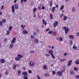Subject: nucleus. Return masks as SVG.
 <instances>
[{
	"label": "nucleus",
	"instance_id": "a19ab883",
	"mask_svg": "<svg viewBox=\"0 0 79 79\" xmlns=\"http://www.w3.org/2000/svg\"><path fill=\"white\" fill-rule=\"evenodd\" d=\"M45 76H49V74L48 73H45Z\"/></svg>",
	"mask_w": 79,
	"mask_h": 79
},
{
	"label": "nucleus",
	"instance_id": "1a4fd4ad",
	"mask_svg": "<svg viewBox=\"0 0 79 79\" xmlns=\"http://www.w3.org/2000/svg\"><path fill=\"white\" fill-rule=\"evenodd\" d=\"M43 68L44 70H46L47 69V66L46 65H44Z\"/></svg>",
	"mask_w": 79,
	"mask_h": 79
},
{
	"label": "nucleus",
	"instance_id": "6e6552de",
	"mask_svg": "<svg viewBox=\"0 0 79 79\" xmlns=\"http://www.w3.org/2000/svg\"><path fill=\"white\" fill-rule=\"evenodd\" d=\"M12 11L13 13H15V6H12Z\"/></svg>",
	"mask_w": 79,
	"mask_h": 79
},
{
	"label": "nucleus",
	"instance_id": "774afa93",
	"mask_svg": "<svg viewBox=\"0 0 79 79\" xmlns=\"http://www.w3.org/2000/svg\"><path fill=\"white\" fill-rule=\"evenodd\" d=\"M23 0H21V3H23Z\"/></svg>",
	"mask_w": 79,
	"mask_h": 79
},
{
	"label": "nucleus",
	"instance_id": "ddd939ff",
	"mask_svg": "<svg viewBox=\"0 0 79 79\" xmlns=\"http://www.w3.org/2000/svg\"><path fill=\"white\" fill-rule=\"evenodd\" d=\"M22 74L24 76H27V73L26 72H23L22 73Z\"/></svg>",
	"mask_w": 79,
	"mask_h": 79
},
{
	"label": "nucleus",
	"instance_id": "a211bd4d",
	"mask_svg": "<svg viewBox=\"0 0 79 79\" xmlns=\"http://www.w3.org/2000/svg\"><path fill=\"white\" fill-rule=\"evenodd\" d=\"M34 42L36 44H38V43H39V40L37 39H35L34 40Z\"/></svg>",
	"mask_w": 79,
	"mask_h": 79
},
{
	"label": "nucleus",
	"instance_id": "79ce46f5",
	"mask_svg": "<svg viewBox=\"0 0 79 79\" xmlns=\"http://www.w3.org/2000/svg\"><path fill=\"white\" fill-rule=\"evenodd\" d=\"M11 29H12V26H10V27L9 28V31H11Z\"/></svg>",
	"mask_w": 79,
	"mask_h": 79
},
{
	"label": "nucleus",
	"instance_id": "9d476101",
	"mask_svg": "<svg viewBox=\"0 0 79 79\" xmlns=\"http://www.w3.org/2000/svg\"><path fill=\"white\" fill-rule=\"evenodd\" d=\"M56 7H53L52 8V13H54L55 12V8Z\"/></svg>",
	"mask_w": 79,
	"mask_h": 79
},
{
	"label": "nucleus",
	"instance_id": "8fccbe9b",
	"mask_svg": "<svg viewBox=\"0 0 79 79\" xmlns=\"http://www.w3.org/2000/svg\"><path fill=\"white\" fill-rule=\"evenodd\" d=\"M2 21H0V26H2Z\"/></svg>",
	"mask_w": 79,
	"mask_h": 79
},
{
	"label": "nucleus",
	"instance_id": "680f3d73",
	"mask_svg": "<svg viewBox=\"0 0 79 79\" xmlns=\"http://www.w3.org/2000/svg\"><path fill=\"white\" fill-rule=\"evenodd\" d=\"M3 6H4L2 5L1 7V10H3Z\"/></svg>",
	"mask_w": 79,
	"mask_h": 79
},
{
	"label": "nucleus",
	"instance_id": "864d4df0",
	"mask_svg": "<svg viewBox=\"0 0 79 79\" xmlns=\"http://www.w3.org/2000/svg\"><path fill=\"white\" fill-rule=\"evenodd\" d=\"M36 31L38 32H39V31H40L39 30V29H36Z\"/></svg>",
	"mask_w": 79,
	"mask_h": 79
},
{
	"label": "nucleus",
	"instance_id": "2eb2a0df",
	"mask_svg": "<svg viewBox=\"0 0 79 79\" xmlns=\"http://www.w3.org/2000/svg\"><path fill=\"white\" fill-rule=\"evenodd\" d=\"M50 18L51 19V20L53 19V15L52 14H50Z\"/></svg>",
	"mask_w": 79,
	"mask_h": 79
},
{
	"label": "nucleus",
	"instance_id": "393cba45",
	"mask_svg": "<svg viewBox=\"0 0 79 79\" xmlns=\"http://www.w3.org/2000/svg\"><path fill=\"white\" fill-rule=\"evenodd\" d=\"M36 10H37V8H34L33 10V13H35Z\"/></svg>",
	"mask_w": 79,
	"mask_h": 79
},
{
	"label": "nucleus",
	"instance_id": "39448f33",
	"mask_svg": "<svg viewBox=\"0 0 79 79\" xmlns=\"http://www.w3.org/2000/svg\"><path fill=\"white\" fill-rule=\"evenodd\" d=\"M15 41H16V38L14 37L12 39V40L11 41V43L13 44H14L15 42Z\"/></svg>",
	"mask_w": 79,
	"mask_h": 79
},
{
	"label": "nucleus",
	"instance_id": "f257e3e1",
	"mask_svg": "<svg viewBox=\"0 0 79 79\" xmlns=\"http://www.w3.org/2000/svg\"><path fill=\"white\" fill-rule=\"evenodd\" d=\"M49 54H50L51 56H52V58L53 59H55V56L53 55V51L52 50H50L49 51Z\"/></svg>",
	"mask_w": 79,
	"mask_h": 79
},
{
	"label": "nucleus",
	"instance_id": "2f4dec72",
	"mask_svg": "<svg viewBox=\"0 0 79 79\" xmlns=\"http://www.w3.org/2000/svg\"><path fill=\"white\" fill-rule=\"evenodd\" d=\"M24 79H27V75H24L23 76Z\"/></svg>",
	"mask_w": 79,
	"mask_h": 79
},
{
	"label": "nucleus",
	"instance_id": "c85d7f7f",
	"mask_svg": "<svg viewBox=\"0 0 79 79\" xmlns=\"http://www.w3.org/2000/svg\"><path fill=\"white\" fill-rule=\"evenodd\" d=\"M74 70H75V71H78V68H77L76 67H74Z\"/></svg>",
	"mask_w": 79,
	"mask_h": 79
},
{
	"label": "nucleus",
	"instance_id": "f704fd0d",
	"mask_svg": "<svg viewBox=\"0 0 79 79\" xmlns=\"http://www.w3.org/2000/svg\"><path fill=\"white\" fill-rule=\"evenodd\" d=\"M48 33L49 34H52L53 33V31H49L48 32Z\"/></svg>",
	"mask_w": 79,
	"mask_h": 79
},
{
	"label": "nucleus",
	"instance_id": "37998d69",
	"mask_svg": "<svg viewBox=\"0 0 79 79\" xmlns=\"http://www.w3.org/2000/svg\"><path fill=\"white\" fill-rule=\"evenodd\" d=\"M25 25H21V27H23V28H25Z\"/></svg>",
	"mask_w": 79,
	"mask_h": 79
},
{
	"label": "nucleus",
	"instance_id": "603ef678",
	"mask_svg": "<svg viewBox=\"0 0 79 79\" xmlns=\"http://www.w3.org/2000/svg\"><path fill=\"white\" fill-rule=\"evenodd\" d=\"M28 73H32V71L31 70H28Z\"/></svg>",
	"mask_w": 79,
	"mask_h": 79
},
{
	"label": "nucleus",
	"instance_id": "9b49d317",
	"mask_svg": "<svg viewBox=\"0 0 79 79\" xmlns=\"http://www.w3.org/2000/svg\"><path fill=\"white\" fill-rule=\"evenodd\" d=\"M0 62L1 63H5V60L4 59H2L0 60Z\"/></svg>",
	"mask_w": 79,
	"mask_h": 79
},
{
	"label": "nucleus",
	"instance_id": "423d86ee",
	"mask_svg": "<svg viewBox=\"0 0 79 79\" xmlns=\"http://www.w3.org/2000/svg\"><path fill=\"white\" fill-rule=\"evenodd\" d=\"M69 37L70 38V39H73L74 38V35H69Z\"/></svg>",
	"mask_w": 79,
	"mask_h": 79
},
{
	"label": "nucleus",
	"instance_id": "b1692460",
	"mask_svg": "<svg viewBox=\"0 0 79 79\" xmlns=\"http://www.w3.org/2000/svg\"><path fill=\"white\" fill-rule=\"evenodd\" d=\"M6 35H7L10 34V31L9 30H8L7 31H6Z\"/></svg>",
	"mask_w": 79,
	"mask_h": 79
},
{
	"label": "nucleus",
	"instance_id": "09e8293b",
	"mask_svg": "<svg viewBox=\"0 0 79 79\" xmlns=\"http://www.w3.org/2000/svg\"><path fill=\"white\" fill-rule=\"evenodd\" d=\"M5 74L6 75H8V72L7 71L5 73Z\"/></svg>",
	"mask_w": 79,
	"mask_h": 79
},
{
	"label": "nucleus",
	"instance_id": "0eeeda50",
	"mask_svg": "<svg viewBox=\"0 0 79 79\" xmlns=\"http://www.w3.org/2000/svg\"><path fill=\"white\" fill-rule=\"evenodd\" d=\"M17 57L19 58H22L23 57V56L21 54H18L17 55Z\"/></svg>",
	"mask_w": 79,
	"mask_h": 79
},
{
	"label": "nucleus",
	"instance_id": "c9c22d12",
	"mask_svg": "<svg viewBox=\"0 0 79 79\" xmlns=\"http://www.w3.org/2000/svg\"><path fill=\"white\" fill-rule=\"evenodd\" d=\"M33 34H34V35H35V36H36L37 35V33L36 32H34L33 33Z\"/></svg>",
	"mask_w": 79,
	"mask_h": 79
},
{
	"label": "nucleus",
	"instance_id": "473e14b6",
	"mask_svg": "<svg viewBox=\"0 0 79 79\" xmlns=\"http://www.w3.org/2000/svg\"><path fill=\"white\" fill-rule=\"evenodd\" d=\"M53 34L54 36H55L56 35V32L54 31L53 32Z\"/></svg>",
	"mask_w": 79,
	"mask_h": 79
},
{
	"label": "nucleus",
	"instance_id": "de8ad7c7",
	"mask_svg": "<svg viewBox=\"0 0 79 79\" xmlns=\"http://www.w3.org/2000/svg\"><path fill=\"white\" fill-rule=\"evenodd\" d=\"M37 77L38 79H41L39 75H37Z\"/></svg>",
	"mask_w": 79,
	"mask_h": 79
},
{
	"label": "nucleus",
	"instance_id": "f8f14e48",
	"mask_svg": "<svg viewBox=\"0 0 79 79\" xmlns=\"http://www.w3.org/2000/svg\"><path fill=\"white\" fill-rule=\"evenodd\" d=\"M23 34H27V33H28V32H27V31L26 30H24L23 31Z\"/></svg>",
	"mask_w": 79,
	"mask_h": 79
},
{
	"label": "nucleus",
	"instance_id": "cd10ccee",
	"mask_svg": "<svg viewBox=\"0 0 79 79\" xmlns=\"http://www.w3.org/2000/svg\"><path fill=\"white\" fill-rule=\"evenodd\" d=\"M17 73H18V75H19V74H21V70H19L18 71Z\"/></svg>",
	"mask_w": 79,
	"mask_h": 79
},
{
	"label": "nucleus",
	"instance_id": "7c9ffc66",
	"mask_svg": "<svg viewBox=\"0 0 79 79\" xmlns=\"http://www.w3.org/2000/svg\"><path fill=\"white\" fill-rule=\"evenodd\" d=\"M63 8H64V5H62L61 6V7H60V10H63Z\"/></svg>",
	"mask_w": 79,
	"mask_h": 79
},
{
	"label": "nucleus",
	"instance_id": "4c0bfd02",
	"mask_svg": "<svg viewBox=\"0 0 79 79\" xmlns=\"http://www.w3.org/2000/svg\"><path fill=\"white\" fill-rule=\"evenodd\" d=\"M59 40L60 41H62V40H63V38H62V37H60V38H59Z\"/></svg>",
	"mask_w": 79,
	"mask_h": 79
},
{
	"label": "nucleus",
	"instance_id": "72a5a7b5",
	"mask_svg": "<svg viewBox=\"0 0 79 79\" xmlns=\"http://www.w3.org/2000/svg\"><path fill=\"white\" fill-rule=\"evenodd\" d=\"M73 48H74V50H76L77 49V47L75 46H73Z\"/></svg>",
	"mask_w": 79,
	"mask_h": 79
},
{
	"label": "nucleus",
	"instance_id": "bf43d9fd",
	"mask_svg": "<svg viewBox=\"0 0 79 79\" xmlns=\"http://www.w3.org/2000/svg\"><path fill=\"white\" fill-rule=\"evenodd\" d=\"M76 77H77V78L78 79H79V75H77L76 76Z\"/></svg>",
	"mask_w": 79,
	"mask_h": 79
},
{
	"label": "nucleus",
	"instance_id": "a18cd8bd",
	"mask_svg": "<svg viewBox=\"0 0 79 79\" xmlns=\"http://www.w3.org/2000/svg\"><path fill=\"white\" fill-rule=\"evenodd\" d=\"M5 21H6V20L5 19H3L2 20V22H3L4 23H5Z\"/></svg>",
	"mask_w": 79,
	"mask_h": 79
},
{
	"label": "nucleus",
	"instance_id": "412c9836",
	"mask_svg": "<svg viewBox=\"0 0 79 79\" xmlns=\"http://www.w3.org/2000/svg\"><path fill=\"white\" fill-rule=\"evenodd\" d=\"M9 48L10 49H11L13 48V44H11L10 45Z\"/></svg>",
	"mask_w": 79,
	"mask_h": 79
},
{
	"label": "nucleus",
	"instance_id": "bb28decb",
	"mask_svg": "<svg viewBox=\"0 0 79 79\" xmlns=\"http://www.w3.org/2000/svg\"><path fill=\"white\" fill-rule=\"evenodd\" d=\"M70 73L72 75H73V74H74V71L73 70L70 71Z\"/></svg>",
	"mask_w": 79,
	"mask_h": 79
},
{
	"label": "nucleus",
	"instance_id": "e2e57ef3",
	"mask_svg": "<svg viewBox=\"0 0 79 79\" xmlns=\"http://www.w3.org/2000/svg\"><path fill=\"white\" fill-rule=\"evenodd\" d=\"M63 29H64L65 30H66V27H64L63 28Z\"/></svg>",
	"mask_w": 79,
	"mask_h": 79
},
{
	"label": "nucleus",
	"instance_id": "c756f323",
	"mask_svg": "<svg viewBox=\"0 0 79 79\" xmlns=\"http://www.w3.org/2000/svg\"><path fill=\"white\" fill-rule=\"evenodd\" d=\"M49 5L50 7H52V2L51 1H49Z\"/></svg>",
	"mask_w": 79,
	"mask_h": 79
},
{
	"label": "nucleus",
	"instance_id": "a878e982",
	"mask_svg": "<svg viewBox=\"0 0 79 79\" xmlns=\"http://www.w3.org/2000/svg\"><path fill=\"white\" fill-rule=\"evenodd\" d=\"M66 61V59H60V62H63V61Z\"/></svg>",
	"mask_w": 79,
	"mask_h": 79
},
{
	"label": "nucleus",
	"instance_id": "4be33fe9",
	"mask_svg": "<svg viewBox=\"0 0 79 79\" xmlns=\"http://www.w3.org/2000/svg\"><path fill=\"white\" fill-rule=\"evenodd\" d=\"M75 63H76V64H79V59H77L76 60V61L75 62Z\"/></svg>",
	"mask_w": 79,
	"mask_h": 79
},
{
	"label": "nucleus",
	"instance_id": "5fc2aeb1",
	"mask_svg": "<svg viewBox=\"0 0 79 79\" xmlns=\"http://www.w3.org/2000/svg\"><path fill=\"white\" fill-rule=\"evenodd\" d=\"M46 56H50V55L48 54H47L45 55Z\"/></svg>",
	"mask_w": 79,
	"mask_h": 79
},
{
	"label": "nucleus",
	"instance_id": "58836bf2",
	"mask_svg": "<svg viewBox=\"0 0 79 79\" xmlns=\"http://www.w3.org/2000/svg\"><path fill=\"white\" fill-rule=\"evenodd\" d=\"M72 11L74 12L75 11V8L74 7H73L72 9Z\"/></svg>",
	"mask_w": 79,
	"mask_h": 79
},
{
	"label": "nucleus",
	"instance_id": "0e129e2a",
	"mask_svg": "<svg viewBox=\"0 0 79 79\" xmlns=\"http://www.w3.org/2000/svg\"><path fill=\"white\" fill-rule=\"evenodd\" d=\"M56 39L57 40H59V37H58L56 38Z\"/></svg>",
	"mask_w": 79,
	"mask_h": 79
},
{
	"label": "nucleus",
	"instance_id": "e433bc0d",
	"mask_svg": "<svg viewBox=\"0 0 79 79\" xmlns=\"http://www.w3.org/2000/svg\"><path fill=\"white\" fill-rule=\"evenodd\" d=\"M66 18H67V17H66V16H64V21L66 20Z\"/></svg>",
	"mask_w": 79,
	"mask_h": 79
},
{
	"label": "nucleus",
	"instance_id": "f03ea898",
	"mask_svg": "<svg viewBox=\"0 0 79 79\" xmlns=\"http://www.w3.org/2000/svg\"><path fill=\"white\" fill-rule=\"evenodd\" d=\"M72 62H73V60H70L69 61L68 64V66H71V65Z\"/></svg>",
	"mask_w": 79,
	"mask_h": 79
},
{
	"label": "nucleus",
	"instance_id": "3c124183",
	"mask_svg": "<svg viewBox=\"0 0 79 79\" xmlns=\"http://www.w3.org/2000/svg\"><path fill=\"white\" fill-rule=\"evenodd\" d=\"M70 44H73V41L72 40H70Z\"/></svg>",
	"mask_w": 79,
	"mask_h": 79
},
{
	"label": "nucleus",
	"instance_id": "c03bdc74",
	"mask_svg": "<svg viewBox=\"0 0 79 79\" xmlns=\"http://www.w3.org/2000/svg\"><path fill=\"white\" fill-rule=\"evenodd\" d=\"M38 8L39 10H42V8L40 6H38Z\"/></svg>",
	"mask_w": 79,
	"mask_h": 79
},
{
	"label": "nucleus",
	"instance_id": "13d9d810",
	"mask_svg": "<svg viewBox=\"0 0 79 79\" xmlns=\"http://www.w3.org/2000/svg\"><path fill=\"white\" fill-rule=\"evenodd\" d=\"M33 16H34V18H35L36 17L35 14V13H34Z\"/></svg>",
	"mask_w": 79,
	"mask_h": 79
},
{
	"label": "nucleus",
	"instance_id": "7ed1b4c3",
	"mask_svg": "<svg viewBox=\"0 0 79 79\" xmlns=\"http://www.w3.org/2000/svg\"><path fill=\"white\" fill-rule=\"evenodd\" d=\"M34 62L33 61H32L30 63L29 65L30 66H34Z\"/></svg>",
	"mask_w": 79,
	"mask_h": 79
},
{
	"label": "nucleus",
	"instance_id": "49530a36",
	"mask_svg": "<svg viewBox=\"0 0 79 79\" xmlns=\"http://www.w3.org/2000/svg\"><path fill=\"white\" fill-rule=\"evenodd\" d=\"M31 39H34V36H33V35H31Z\"/></svg>",
	"mask_w": 79,
	"mask_h": 79
},
{
	"label": "nucleus",
	"instance_id": "338daca9",
	"mask_svg": "<svg viewBox=\"0 0 79 79\" xmlns=\"http://www.w3.org/2000/svg\"><path fill=\"white\" fill-rule=\"evenodd\" d=\"M64 71H65V69H64L63 70H62V73H63L64 72Z\"/></svg>",
	"mask_w": 79,
	"mask_h": 79
},
{
	"label": "nucleus",
	"instance_id": "4468645a",
	"mask_svg": "<svg viewBox=\"0 0 79 79\" xmlns=\"http://www.w3.org/2000/svg\"><path fill=\"white\" fill-rule=\"evenodd\" d=\"M57 75L59 76H62V74H61V73L60 71H58L57 73Z\"/></svg>",
	"mask_w": 79,
	"mask_h": 79
},
{
	"label": "nucleus",
	"instance_id": "ea45409f",
	"mask_svg": "<svg viewBox=\"0 0 79 79\" xmlns=\"http://www.w3.org/2000/svg\"><path fill=\"white\" fill-rule=\"evenodd\" d=\"M56 73L55 72V71H53L52 72V73L53 75H55V74Z\"/></svg>",
	"mask_w": 79,
	"mask_h": 79
},
{
	"label": "nucleus",
	"instance_id": "aec40b11",
	"mask_svg": "<svg viewBox=\"0 0 79 79\" xmlns=\"http://www.w3.org/2000/svg\"><path fill=\"white\" fill-rule=\"evenodd\" d=\"M68 31H69V28H67L65 30V34H66L68 32Z\"/></svg>",
	"mask_w": 79,
	"mask_h": 79
},
{
	"label": "nucleus",
	"instance_id": "052dcab7",
	"mask_svg": "<svg viewBox=\"0 0 79 79\" xmlns=\"http://www.w3.org/2000/svg\"><path fill=\"white\" fill-rule=\"evenodd\" d=\"M34 53V51H31L30 52V53Z\"/></svg>",
	"mask_w": 79,
	"mask_h": 79
},
{
	"label": "nucleus",
	"instance_id": "dca6fc26",
	"mask_svg": "<svg viewBox=\"0 0 79 79\" xmlns=\"http://www.w3.org/2000/svg\"><path fill=\"white\" fill-rule=\"evenodd\" d=\"M15 9H18V7H19V6H18V4H16L15 5Z\"/></svg>",
	"mask_w": 79,
	"mask_h": 79
},
{
	"label": "nucleus",
	"instance_id": "69168bd1",
	"mask_svg": "<svg viewBox=\"0 0 79 79\" xmlns=\"http://www.w3.org/2000/svg\"><path fill=\"white\" fill-rule=\"evenodd\" d=\"M42 10H45V7L43 6V7H42Z\"/></svg>",
	"mask_w": 79,
	"mask_h": 79
},
{
	"label": "nucleus",
	"instance_id": "5701e85b",
	"mask_svg": "<svg viewBox=\"0 0 79 79\" xmlns=\"http://www.w3.org/2000/svg\"><path fill=\"white\" fill-rule=\"evenodd\" d=\"M15 59L16 61H19L20 60V58H19L18 57H16L15 58Z\"/></svg>",
	"mask_w": 79,
	"mask_h": 79
},
{
	"label": "nucleus",
	"instance_id": "20e7f679",
	"mask_svg": "<svg viewBox=\"0 0 79 79\" xmlns=\"http://www.w3.org/2000/svg\"><path fill=\"white\" fill-rule=\"evenodd\" d=\"M58 24V21H56L55 22V23H54V25H53V27H56V26H57V25Z\"/></svg>",
	"mask_w": 79,
	"mask_h": 79
},
{
	"label": "nucleus",
	"instance_id": "6ab92c4d",
	"mask_svg": "<svg viewBox=\"0 0 79 79\" xmlns=\"http://www.w3.org/2000/svg\"><path fill=\"white\" fill-rule=\"evenodd\" d=\"M42 21L43 22V23L45 25H47V22H46V21H45V20L43 19Z\"/></svg>",
	"mask_w": 79,
	"mask_h": 79
},
{
	"label": "nucleus",
	"instance_id": "4d7b16f0",
	"mask_svg": "<svg viewBox=\"0 0 79 79\" xmlns=\"http://www.w3.org/2000/svg\"><path fill=\"white\" fill-rule=\"evenodd\" d=\"M77 36H79V32H77L76 34Z\"/></svg>",
	"mask_w": 79,
	"mask_h": 79
},
{
	"label": "nucleus",
	"instance_id": "f3484780",
	"mask_svg": "<svg viewBox=\"0 0 79 79\" xmlns=\"http://www.w3.org/2000/svg\"><path fill=\"white\" fill-rule=\"evenodd\" d=\"M16 64H14L13 66V69H14V70H15V69H16Z\"/></svg>",
	"mask_w": 79,
	"mask_h": 79
},
{
	"label": "nucleus",
	"instance_id": "6e6d98bb",
	"mask_svg": "<svg viewBox=\"0 0 79 79\" xmlns=\"http://www.w3.org/2000/svg\"><path fill=\"white\" fill-rule=\"evenodd\" d=\"M64 16V15H63V14H62L60 16V18H61V17H62V16Z\"/></svg>",
	"mask_w": 79,
	"mask_h": 79
}]
</instances>
